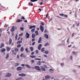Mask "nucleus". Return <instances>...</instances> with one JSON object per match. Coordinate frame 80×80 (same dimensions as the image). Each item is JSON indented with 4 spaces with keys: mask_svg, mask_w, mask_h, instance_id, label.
<instances>
[{
    "mask_svg": "<svg viewBox=\"0 0 80 80\" xmlns=\"http://www.w3.org/2000/svg\"><path fill=\"white\" fill-rule=\"evenodd\" d=\"M35 28H33L31 30V32L32 33H33L35 32Z\"/></svg>",
    "mask_w": 80,
    "mask_h": 80,
    "instance_id": "27",
    "label": "nucleus"
},
{
    "mask_svg": "<svg viewBox=\"0 0 80 80\" xmlns=\"http://www.w3.org/2000/svg\"><path fill=\"white\" fill-rule=\"evenodd\" d=\"M34 60H41V59L38 58H36L34 59Z\"/></svg>",
    "mask_w": 80,
    "mask_h": 80,
    "instance_id": "41",
    "label": "nucleus"
},
{
    "mask_svg": "<svg viewBox=\"0 0 80 80\" xmlns=\"http://www.w3.org/2000/svg\"><path fill=\"white\" fill-rule=\"evenodd\" d=\"M22 79H23V78L21 77V78H18V79H16V80H22Z\"/></svg>",
    "mask_w": 80,
    "mask_h": 80,
    "instance_id": "37",
    "label": "nucleus"
},
{
    "mask_svg": "<svg viewBox=\"0 0 80 80\" xmlns=\"http://www.w3.org/2000/svg\"><path fill=\"white\" fill-rule=\"evenodd\" d=\"M44 68H47V66L46 65H44Z\"/></svg>",
    "mask_w": 80,
    "mask_h": 80,
    "instance_id": "52",
    "label": "nucleus"
},
{
    "mask_svg": "<svg viewBox=\"0 0 80 80\" xmlns=\"http://www.w3.org/2000/svg\"><path fill=\"white\" fill-rule=\"evenodd\" d=\"M24 22H25V23H27L28 22H27V20H26L24 21Z\"/></svg>",
    "mask_w": 80,
    "mask_h": 80,
    "instance_id": "59",
    "label": "nucleus"
},
{
    "mask_svg": "<svg viewBox=\"0 0 80 80\" xmlns=\"http://www.w3.org/2000/svg\"><path fill=\"white\" fill-rule=\"evenodd\" d=\"M41 41H42V37H40L38 40V43H40V42H41Z\"/></svg>",
    "mask_w": 80,
    "mask_h": 80,
    "instance_id": "18",
    "label": "nucleus"
},
{
    "mask_svg": "<svg viewBox=\"0 0 80 80\" xmlns=\"http://www.w3.org/2000/svg\"><path fill=\"white\" fill-rule=\"evenodd\" d=\"M14 29H15L16 30H17V27L16 26H14Z\"/></svg>",
    "mask_w": 80,
    "mask_h": 80,
    "instance_id": "53",
    "label": "nucleus"
},
{
    "mask_svg": "<svg viewBox=\"0 0 80 80\" xmlns=\"http://www.w3.org/2000/svg\"><path fill=\"white\" fill-rule=\"evenodd\" d=\"M35 33H36V35H38L39 34H38V31H35Z\"/></svg>",
    "mask_w": 80,
    "mask_h": 80,
    "instance_id": "21",
    "label": "nucleus"
},
{
    "mask_svg": "<svg viewBox=\"0 0 80 80\" xmlns=\"http://www.w3.org/2000/svg\"><path fill=\"white\" fill-rule=\"evenodd\" d=\"M8 25H7V24H5L4 26V27H8Z\"/></svg>",
    "mask_w": 80,
    "mask_h": 80,
    "instance_id": "47",
    "label": "nucleus"
},
{
    "mask_svg": "<svg viewBox=\"0 0 80 80\" xmlns=\"http://www.w3.org/2000/svg\"><path fill=\"white\" fill-rule=\"evenodd\" d=\"M49 53V51H45V52H44V53H45V54H48Z\"/></svg>",
    "mask_w": 80,
    "mask_h": 80,
    "instance_id": "26",
    "label": "nucleus"
},
{
    "mask_svg": "<svg viewBox=\"0 0 80 80\" xmlns=\"http://www.w3.org/2000/svg\"><path fill=\"white\" fill-rule=\"evenodd\" d=\"M49 72L51 73H53V70L52 69H50L49 70Z\"/></svg>",
    "mask_w": 80,
    "mask_h": 80,
    "instance_id": "22",
    "label": "nucleus"
},
{
    "mask_svg": "<svg viewBox=\"0 0 80 80\" xmlns=\"http://www.w3.org/2000/svg\"><path fill=\"white\" fill-rule=\"evenodd\" d=\"M44 36H45V37L46 38H47V39H48V35H47V34H44Z\"/></svg>",
    "mask_w": 80,
    "mask_h": 80,
    "instance_id": "13",
    "label": "nucleus"
},
{
    "mask_svg": "<svg viewBox=\"0 0 80 80\" xmlns=\"http://www.w3.org/2000/svg\"><path fill=\"white\" fill-rule=\"evenodd\" d=\"M19 64V63H15L14 66L15 67H18Z\"/></svg>",
    "mask_w": 80,
    "mask_h": 80,
    "instance_id": "23",
    "label": "nucleus"
},
{
    "mask_svg": "<svg viewBox=\"0 0 80 80\" xmlns=\"http://www.w3.org/2000/svg\"><path fill=\"white\" fill-rule=\"evenodd\" d=\"M25 64H23L21 65V66L22 67H25Z\"/></svg>",
    "mask_w": 80,
    "mask_h": 80,
    "instance_id": "54",
    "label": "nucleus"
},
{
    "mask_svg": "<svg viewBox=\"0 0 80 80\" xmlns=\"http://www.w3.org/2000/svg\"><path fill=\"white\" fill-rule=\"evenodd\" d=\"M30 3H31V2H29L28 3L29 5L31 6H33V3H31L30 5Z\"/></svg>",
    "mask_w": 80,
    "mask_h": 80,
    "instance_id": "32",
    "label": "nucleus"
},
{
    "mask_svg": "<svg viewBox=\"0 0 80 80\" xmlns=\"http://www.w3.org/2000/svg\"><path fill=\"white\" fill-rule=\"evenodd\" d=\"M40 30H41L42 32H43V30H44V28L43 26H42V25H41L40 27Z\"/></svg>",
    "mask_w": 80,
    "mask_h": 80,
    "instance_id": "3",
    "label": "nucleus"
},
{
    "mask_svg": "<svg viewBox=\"0 0 80 80\" xmlns=\"http://www.w3.org/2000/svg\"><path fill=\"white\" fill-rule=\"evenodd\" d=\"M69 58H71L70 60H72V56H70L69 57Z\"/></svg>",
    "mask_w": 80,
    "mask_h": 80,
    "instance_id": "51",
    "label": "nucleus"
},
{
    "mask_svg": "<svg viewBox=\"0 0 80 80\" xmlns=\"http://www.w3.org/2000/svg\"><path fill=\"white\" fill-rule=\"evenodd\" d=\"M72 53H73V54H74V55H76V54H77V52H76L74 51H72Z\"/></svg>",
    "mask_w": 80,
    "mask_h": 80,
    "instance_id": "44",
    "label": "nucleus"
},
{
    "mask_svg": "<svg viewBox=\"0 0 80 80\" xmlns=\"http://www.w3.org/2000/svg\"><path fill=\"white\" fill-rule=\"evenodd\" d=\"M9 57V54H7L6 56V59H8V58Z\"/></svg>",
    "mask_w": 80,
    "mask_h": 80,
    "instance_id": "20",
    "label": "nucleus"
},
{
    "mask_svg": "<svg viewBox=\"0 0 80 80\" xmlns=\"http://www.w3.org/2000/svg\"><path fill=\"white\" fill-rule=\"evenodd\" d=\"M50 77H51L50 76H49V75L46 76L45 77V79H49L50 78Z\"/></svg>",
    "mask_w": 80,
    "mask_h": 80,
    "instance_id": "12",
    "label": "nucleus"
},
{
    "mask_svg": "<svg viewBox=\"0 0 80 80\" xmlns=\"http://www.w3.org/2000/svg\"><path fill=\"white\" fill-rule=\"evenodd\" d=\"M4 44L2 43L1 45H0V48H2L3 47H4Z\"/></svg>",
    "mask_w": 80,
    "mask_h": 80,
    "instance_id": "15",
    "label": "nucleus"
},
{
    "mask_svg": "<svg viewBox=\"0 0 80 80\" xmlns=\"http://www.w3.org/2000/svg\"><path fill=\"white\" fill-rule=\"evenodd\" d=\"M12 52L13 54L14 55H17V53L16 52H14V50H12Z\"/></svg>",
    "mask_w": 80,
    "mask_h": 80,
    "instance_id": "29",
    "label": "nucleus"
},
{
    "mask_svg": "<svg viewBox=\"0 0 80 80\" xmlns=\"http://www.w3.org/2000/svg\"><path fill=\"white\" fill-rule=\"evenodd\" d=\"M23 33H22L19 34V36H22L23 35Z\"/></svg>",
    "mask_w": 80,
    "mask_h": 80,
    "instance_id": "58",
    "label": "nucleus"
},
{
    "mask_svg": "<svg viewBox=\"0 0 80 80\" xmlns=\"http://www.w3.org/2000/svg\"><path fill=\"white\" fill-rule=\"evenodd\" d=\"M35 43H36V42H33L32 43V45H35Z\"/></svg>",
    "mask_w": 80,
    "mask_h": 80,
    "instance_id": "45",
    "label": "nucleus"
},
{
    "mask_svg": "<svg viewBox=\"0 0 80 80\" xmlns=\"http://www.w3.org/2000/svg\"><path fill=\"white\" fill-rule=\"evenodd\" d=\"M23 69V68H22V67H18L17 68V70L18 71H21Z\"/></svg>",
    "mask_w": 80,
    "mask_h": 80,
    "instance_id": "2",
    "label": "nucleus"
},
{
    "mask_svg": "<svg viewBox=\"0 0 80 80\" xmlns=\"http://www.w3.org/2000/svg\"><path fill=\"white\" fill-rule=\"evenodd\" d=\"M23 50H24V48H23V47H22L20 49V51L21 52H23Z\"/></svg>",
    "mask_w": 80,
    "mask_h": 80,
    "instance_id": "16",
    "label": "nucleus"
},
{
    "mask_svg": "<svg viewBox=\"0 0 80 80\" xmlns=\"http://www.w3.org/2000/svg\"><path fill=\"white\" fill-rule=\"evenodd\" d=\"M26 39L29 38H30V34L28 32L26 33Z\"/></svg>",
    "mask_w": 80,
    "mask_h": 80,
    "instance_id": "4",
    "label": "nucleus"
},
{
    "mask_svg": "<svg viewBox=\"0 0 80 80\" xmlns=\"http://www.w3.org/2000/svg\"><path fill=\"white\" fill-rule=\"evenodd\" d=\"M30 49H31V51L32 52V51L33 50V47H31L30 48Z\"/></svg>",
    "mask_w": 80,
    "mask_h": 80,
    "instance_id": "39",
    "label": "nucleus"
},
{
    "mask_svg": "<svg viewBox=\"0 0 80 80\" xmlns=\"http://www.w3.org/2000/svg\"><path fill=\"white\" fill-rule=\"evenodd\" d=\"M36 36V35H35V34L34 33H32V38H35Z\"/></svg>",
    "mask_w": 80,
    "mask_h": 80,
    "instance_id": "17",
    "label": "nucleus"
},
{
    "mask_svg": "<svg viewBox=\"0 0 80 80\" xmlns=\"http://www.w3.org/2000/svg\"><path fill=\"white\" fill-rule=\"evenodd\" d=\"M18 75L20 77H22V73L21 74H19Z\"/></svg>",
    "mask_w": 80,
    "mask_h": 80,
    "instance_id": "48",
    "label": "nucleus"
},
{
    "mask_svg": "<svg viewBox=\"0 0 80 80\" xmlns=\"http://www.w3.org/2000/svg\"><path fill=\"white\" fill-rule=\"evenodd\" d=\"M6 51V49L5 48H2L0 50V52L1 53L5 52Z\"/></svg>",
    "mask_w": 80,
    "mask_h": 80,
    "instance_id": "5",
    "label": "nucleus"
},
{
    "mask_svg": "<svg viewBox=\"0 0 80 80\" xmlns=\"http://www.w3.org/2000/svg\"><path fill=\"white\" fill-rule=\"evenodd\" d=\"M7 51H10V48L8 47H7Z\"/></svg>",
    "mask_w": 80,
    "mask_h": 80,
    "instance_id": "31",
    "label": "nucleus"
},
{
    "mask_svg": "<svg viewBox=\"0 0 80 80\" xmlns=\"http://www.w3.org/2000/svg\"><path fill=\"white\" fill-rule=\"evenodd\" d=\"M21 19H23V20H25V18L23 17V16H22V17L21 18Z\"/></svg>",
    "mask_w": 80,
    "mask_h": 80,
    "instance_id": "50",
    "label": "nucleus"
},
{
    "mask_svg": "<svg viewBox=\"0 0 80 80\" xmlns=\"http://www.w3.org/2000/svg\"><path fill=\"white\" fill-rule=\"evenodd\" d=\"M20 30H21L22 31H23V30H24V28H22V27H21L20 28Z\"/></svg>",
    "mask_w": 80,
    "mask_h": 80,
    "instance_id": "36",
    "label": "nucleus"
},
{
    "mask_svg": "<svg viewBox=\"0 0 80 80\" xmlns=\"http://www.w3.org/2000/svg\"><path fill=\"white\" fill-rule=\"evenodd\" d=\"M48 45H49V43H48V42H47L44 44L45 47H47Z\"/></svg>",
    "mask_w": 80,
    "mask_h": 80,
    "instance_id": "25",
    "label": "nucleus"
},
{
    "mask_svg": "<svg viewBox=\"0 0 80 80\" xmlns=\"http://www.w3.org/2000/svg\"><path fill=\"white\" fill-rule=\"evenodd\" d=\"M31 62H32V63H34V60H32L31 61Z\"/></svg>",
    "mask_w": 80,
    "mask_h": 80,
    "instance_id": "62",
    "label": "nucleus"
},
{
    "mask_svg": "<svg viewBox=\"0 0 80 80\" xmlns=\"http://www.w3.org/2000/svg\"><path fill=\"white\" fill-rule=\"evenodd\" d=\"M41 51L42 52H45V48H43L41 49Z\"/></svg>",
    "mask_w": 80,
    "mask_h": 80,
    "instance_id": "19",
    "label": "nucleus"
},
{
    "mask_svg": "<svg viewBox=\"0 0 80 80\" xmlns=\"http://www.w3.org/2000/svg\"><path fill=\"white\" fill-rule=\"evenodd\" d=\"M10 77V73H8L5 76L6 77Z\"/></svg>",
    "mask_w": 80,
    "mask_h": 80,
    "instance_id": "11",
    "label": "nucleus"
},
{
    "mask_svg": "<svg viewBox=\"0 0 80 80\" xmlns=\"http://www.w3.org/2000/svg\"><path fill=\"white\" fill-rule=\"evenodd\" d=\"M32 28H36V26H35V25H33V26H32Z\"/></svg>",
    "mask_w": 80,
    "mask_h": 80,
    "instance_id": "63",
    "label": "nucleus"
},
{
    "mask_svg": "<svg viewBox=\"0 0 80 80\" xmlns=\"http://www.w3.org/2000/svg\"><path fill=\"white\" fill-rule=\"evenodd\" d=\"M25 51L27 53H30V51H28V48H27L25 49Z\"/></svg>",
    "mask_w": 80,
    "mask_h": 80,
    "instance_id": "24",
    "label": "nucleus"
},
{
    "mask_svg": "<svg viewBox=\"0 0 80 80\" xmlns=\"http://www.w3.org/2000/svg\"><path fill=\"white\" fill-rule=\"evenodd\" d=\"M20 56L21 57H22L23 58H25L26 57V56L24 54H23V53H22L20 55Z\"/></svg>",
    "mask_w": 80,
    "mask_h": 80,
    "instance_id": "6",
    "label": "nucleus"
},
{
    "mask_svg": "<svg viewBox=\"0 0 80 80\" xmlns=\"http://www.w3.org/2000/svg\"><path fill=\"white\" fill-rule=\"evenodd\" d=\"M15 30V29L14 26H13L12 27V28L11 29V31L12 32H13Z\"/></svg>",
    "mask_w": 80,
    "mask_h": 80,
    "instance_id": "9",
    "label": "nucleus"
},
{
    "mask_svg": "<svg viewBox=\"0 0 80 80\" xmlns=\"http://www.w3.org/2000/svg\"><path fill=\"white\" fill-rule=\"evenodd\" d=\"M34 54V52H32L31 54L32 55H33Z\"/></svg>",
    "mask_w": 80,
    "mask_h": 80,
    "instance_id": "64",
    "label": "nucleus"
},
{
    "mask_svg": "<svg viewBox=\"0 0 80 80\" xmlns=\"http://www.w3.org/2000/svg\"><path fill=\"white\" fill-rule=\"evenodd\" d=\"M37 64H38L39 65H41V61H38V62H37Z\"/></svg>",
    "mask_w": 80,
    "mask_h": 80,
    "instance_id": "30",
    "label": "nucleus"
},
{
    "mask_svg": "<svg viewBox=\"0 0 80 80\" xmlns=\"http://www.w3.org/2000/svg\"><path fill=\"white\" fill-rule=\"evenodd\" d=\"M41 24L42 25V26H43L44 25V23L43 22H41Z\"/></svg>",
    "mask_w": 80,
    "mask_h": 80,
    "instance_id": "55",
    "label": "nucleus"
},
{
    "mask_svg": "<svg viewBox=\"0 0 80 80\" xmlns=\"http://www.w3.org/2000/svg\"><path fill=\"white\" fill-rule=\"evenodd\" d=\"M22 77H25L26 76V74H24L23 73H22Z\"/></svg>",
    "mask_w": 80,
    "mask_h": 80,
    "instance_id": "42",
    "label": "nucleus"
},
{
    "mask_svg": "<svg viewBox=\"0 0 80 80\" xmlns=\"http://www.w3.org/2000/svg\"><path fill=\"white\" fill-rule=\"evenodd\" d=\"M32 28H32V26H30V27L29 28V29H32Z\"/></svg>",
    "mask_w": 80,
    "mask_h": 80,
    "instance_id": "49",
    "label": "nucleus"
},
{
    "mask_svg": "<svg viewBox=\"0 0 80 80\" xmlns=\"http://www.w3.org/2000/svg\"><path fill=\"white\" fill-rule=\"evenodd\" d=\"M22 22V20L18 19L16 21V22L17 23H19L20 22Z\"/></svg>",
    "mask_w": 80,
    "mask_h": 80,
    "instance_id": "8",
    "label": "nucleus"
},
{
    "mask_svg": "<svg viewBox=\"0 0 80 80\" xmlns=\"http://www.w3.org/2000/svg\"><path fill=\"white\" fill-rule=\"evenodd\" d=\"M20 42L19 41H18L17 42V44H20Z\"/></svg>",
    "mask_w": 80,
    "mask_h": 80,
    "instance_id": "56",
    "label": "nucleus"
},
{
    "mask_svg": "<svg viewBox=\"0 0 80 80\" xmlns=\"http://www.w3.org/2000/svg\"><path fill=\"white\" fill-rule=\"evenodd\" d=\"M36 53L37 54H38V50H37L36 51Z\"/></svg>",
    "mask_w": 80,
    "mask_h": 80,
    "instance_id": "57",
    "label": "nucleus"
},
{
    "mask_svg": "<svg viewBox=\"0 0 80 80\" xmlns=\"http://www.w3.org/2000/svg\"><path fill=\"white\" fill-rule=\"evenodd\" d=\"M42 44H39L38 47V49L39 50H40L41 49V47H42Z\"/></svg>",
    "mask_w": 80,
    "mask_h": 80,
    "instance_id": "7",
    "label": "nucleus"
},
{
    "mask_svg": "<svg viewBox=\"0 0 80 80\" xmlns=\"http://www.w3.org/2000/svg\"><path fill=\"white\" fill-rule=\"evenodd\" d=\"M18 34H17L16 36H15V40H17V38H18Z\"/></svg>",
    "mask_w": 80,
    "mask_h": 80,
    "instance_id": "35",
    "label": "nucleus"
},
{
    "mask_svg": "<svg viewBox=\"0 0 80 80\" xmlns=\"http://www.w3.org/2000/svg\"><path fill=\"white\" fill-rule=\"evenodd\" d=\"M35 68L36 70H38L39 72H42V70L39 66H36L35 67Z\"/></svg>",
    "mask_w": 80,
    "mask_h": 80,
    "instance_id": "1",
    "label": "nucleus"
},
{
    "mask_svg": "<svg viewBox=\"0 0 80 80\" xmlns=\"http://www.w3.org/2000/svg\"><path fill=\"white\" fill-rule=\"evenodd\" d=\"M60 15L62 16V17H63L65 15V14L63 13L59 14Z\"/></svg>",
    "mask_w": 80,
    "mask_h": 80,
    "instance_id": "40",
    "label": "nucleus"
},
{
    "mask_svg": "<svg viewBox=\"0 0 80 80\" xmlns=\"http://www.w3.org/2000/svg\"><path fill=\"white\" fill-rule=\"evenodd\" d=\"M38 0H31V2H37Z\"/></svg>",
    "mask_w": 80,
    "mask_h": 80,
    "instance_id": "34",
    "label": "nucleus"
},
{
    "mask_svg": "<svg viewBox=\"0 0 80 80\" xmlns=\"http://www.w3.org/2000/svg\"><path fill=\"white\" fill-rule=\"evenodd\" d=\"M10 39H9V43H8V42H7V45H10Z\"/></svg>",
    "mask_w": 80,
    "mask_h": 80,
    "instance_id": "46",
    "label": "nucleus"
},
{
    "mask_svg": "<svg viewBox=\"0 0 80 80\" xmlns=\"http://www.w3.org/2000/svg\"><path fill=\"white\" fill-rule=\"evenodd\" d=\"M15 52H18V48H15Z\"/></svg>",
    "mask_w": 80,
    "mask_h": 80,
    "instance_id": "38",
    "label": "nucleus"
},
{
    "mask_svg": "<svg viewBox=\"0 0 80 80\" xmlns=\"http://www.w3.org/2000/svg\"><path fill=\"white\" fill-rule=\"evenodd\" d=\"M64 17H66L67 18V17H68V15H64Z\"/></svg>",
    "mask_w": 80,
    "mask_h": 80,
    "instance_id": "61",
    "label": "nucleus"
},
{
    "mask_svg": "<svg viewBox=\"0 0 80 80\" xmlns=\"http://www.w3.org/2000/svg\"><path fill=\"white\" fill-rule=\"evenodd\" d=\"M30 57H31V58H35L36 57V56H30Z\"/></svg>",
    "mask_w": 80,
    "mask_h": 80,
    "instance_id": "28",
    "label": "nucleus"
},
{
    "mask_svg": "<svg viewBox=\"0 0 80 80\" xmlns=\"http://www.w3.org/2000/svg\"><path fill=\"white\" fill-rule=\"evenodd\" d=\"M22 46V45H21V44H18L17 45V47H18V48H20V47H21V46Z\"/></svg>",
    "mask_w": 80,
    "mask_h": 80,
    "instance_id": "33",
    "label": "nucleus"
},
{
    "mask_svg": "<svg viewBox=\"0 0 80 80\" xmlns=\"http://www.w3.org/2000/svg\"><path fill=\"white\" fill-rule=\"evenodd\" d=\"M56 17H57V18H60L61 19H63V18H62V17H60L59 16H57Z\"/></svg>",
    "mask_w": 80,
    "mask_h": 80,
    "instance_id": "43",
    "label": "nucleus"
},
{
    "mask_svg": "<svg viewBox=\"0 0 80 80\" xmlns=\"http://www.w3.org/2000/svg\"><path fill=\"white\" fill-rule=\"evenodd\" d=\"M41 68L42 71H44V72H45V71H46L45 68L43 67V66H42L41 67Z\"/></svg>",
    "mask_w": 80,
    "mask_h": 80,
    "instance_id": "10",
    "label": "nucleus"
},
{
    "mask_svg": "<svg viewBox=\"0 0 80 80\" xmlns=\"http://www.w3.org/2000/svg\"><path fill=\"white\" fill-rule=\"evenodd\" d=\"M25 66L27 68H31V66H30V65H28V64H26Z\"/></svg>",
    "mask_w": 80,
    "mask_h": 80,
    "instance_id": "14",
    "label": "nucleus"
},
{
    "mask_svg": "<svg viewBox=\"0 0 80 80\" xmlns=\"http://www.w3.org/2000/svg\"><path fill=\"white\" fill-rule=\"evenodd\" d=\"M35 40V38H33L32 39V42H34Z\"/></svg>",
    "mask_w": 80,
    "mask_h": 80,
    "instance_id": "60",
    "label": "nucleus"
}]
</instances>
